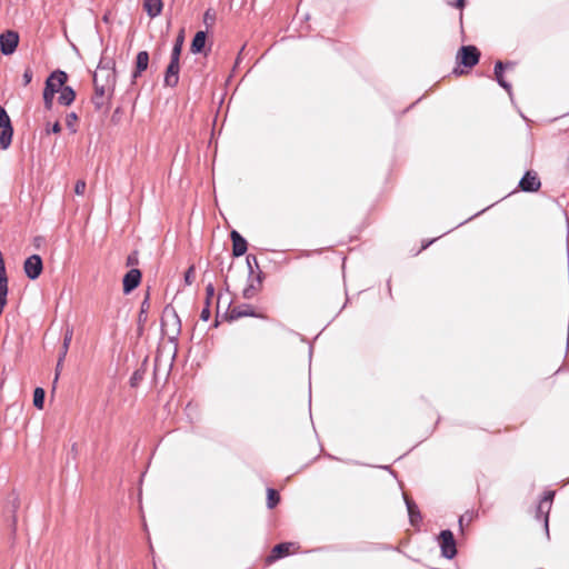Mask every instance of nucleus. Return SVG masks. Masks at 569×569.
Wrapping results in <instances>:
<instances>
[{"label":"nucleus","instance_id":"nucleus-1","mask_svg":"<svg viewBox=\"0 0 569 569\" xmlns=\"http://www.w3.org/2000/svg\"><path fill=\"white\" fill-rule=\"evenodd\" d=\"M117 76L114 62L111 60H101L93 73L94 93L92 103L96 109L108 108L116 87Z\"/></svg>","mask_w":569,"mask_h":569},{"label":"nucleus","instance_id":"nucleus-2","mask_svg":"<svg viewBox=\"0 0 569 569\" xmlns=\"http://www.w3.org/2000/svg\"><path fill=\"white\" fill-rule=\"evenodd\" d=\"M180 319L173 308L167 307L161 318V329L163 335L174 339L180 332Z\"/></svg>","mask_w":569,"mask_h":569},{"label":"nucleus","instance_id":"nucleus-3","mask_svg":"<svg viewBox=\"0 0 569 569\" xmlns=\"http://www.w3.org/2000/svg\"><path fill=\"white\" fill-rule=\"evenodd\" d=\"M13 129L6 110L0 107V148L7 150L12 141Z\"/></svg>","mask_w":569,"mask_h":569},{"label":"nucleus","instance_id":"nucleus-4","mask_svg":"<svg viewBox=\"0 0 569 569\" xmlns=\"http://www.w3.org/2000/svg\"><path fill=\"white\" fill-rule=\"evenodd\" d=\"M480 52L473 46H463L457 53V60L467 68H472L479 61Z\"/></svg>","mask_w":569,"mask_h":569},{"label":"nucleus","instance_id":"nucleus-5","mask_svg":"<svg viewBox=\"0 0 569 569\" xmlns=\"http://www.w3.org/2000/svg\"><path fill=\"white\" fill-rule=\"evenodd\" d=\"M19 43V34L16 31L8 30L0 34V51L4 56L12 54Z\"/></svg>","mask_w":569,"mask_h":569},{"label":"nucleus","instance_id":"nucleus-6","mask_svg":"<svg viewBox=\"0 0 569 569\" xmlns=\"http://www.w3.org/2000/svg\"><path fill=\"white\" fill-rule=\"evenodd\" d=\"M43 269L42 259L39 254H32L29 258L26 259L23 263V270L26 276L31 279L36 280L39 278Z\"/></svg>","mask_w":569,"mask_h":569},{"label":"nucleus","instance_id":"nucleus-7","mask_svg":"<svg viewBox=\"0 0 569 569\" xmlns=\"http://www.w3.org/2000/svg\"><path fill=\"white\" fill-rule=\"evenodd\" d=\"M439 542L441 547V553L443 557L451 559L456 556L457 549H456V542L453 535L450 530H443L441 531L439 536Z\"/></svg>","mask_w":569,"mask_h":569},{"label":"nucleus","instance_id":"nucleus-8","mask_svg":"<svg viewBox=\"0 0 569 569\" xmlns=\"http://www.w3.org/2000/svg\"><path fill=\"white\" fill-rule=\"evenodd\" d=\"M67 73L61 70L53 71L46 81L44 90L52 94L60 92L67 81Z\"/></svg>","mask_w":569,"mask_h":569},{"label":"nucleus","instance_id":"nucleus-9","mask_svg":"<svg viewBox=\"0 0 569 569\" xmlns=\"http://www.w3.org/2000/svg\"><path fill=\"white\" fill-rule=\"evenodd\" d=\"M541 186L539 177L536 172L527 171L526 174L519 182V187L522 191L535 192L538 191Z\"/></svg>","mask_w":569,"mask_h":569},{"label":"nucleus","instance_id":"nucleus-10","mask_svg":"<svg viewBox=\"0 0 569 569\" xmlns=\"http://www.w3.org/2000/svg\"><path fill=\"white\" fill-rule=\"evenodd\" d=\"M140 281H141L140 270H138V269L129 270L124 274L123 280H122L123 292L124 293L131 292L133 289H136L139 286Z\"/></svg>","mask_w":569,"mask_h":569},{"label":"nucleus","instance_id":"nucleus-11","mask_svg":"<svg viewBox=\"0 0 569 569\" xmlns=\"http://www.w3.org/2000/svg\"><path fill=\"white\" fill-rule=\"evenodd\" d=\"M242 317H259L256 312L252 306L250 305H241V306H234L229 309L228 311V318L230 320H236Z\"/></svg>","mask_w":569,"mask_h":569},{"label":"nucleus","instance_id":"nucleus-12","mask_svg":"<svg viewBox=\"0 0 569 569\" xmlns=\"http://www.w3.org/2000/svg\"><path fill=\"white\" fill-rule=\"evenodd\" d=\"M179 81V59L173 60L171 58V61L167 68L166 76H164V83L169 87H176Z\"/></svg>","mask_w":569,"mask_h":569},{"label":"nucleus","instance_id":"nucleus-13","mask_svg":"<svg viewBox=\"0 0 569 569\" xmlns=\"http://www.w3.org/2000/svg\"><path fill=\"white\" fill-rule=\"evenodd\" d=\"M231 240H232V253L234 257H240L247 251V241L242 238L238 231H231Z\"/></svg>","mask_w":569,"mask_h":569},{"label":"nucleus","instance_id":"nucleus-14","mask_svg":"<svg viewBox=\"0 0 569 569\" xmlns=\"http://www.w3.org/2000/svg\"><path fill=\"white\" fill-rule=\"evenodd\" d=\"M553 493H548L545 496V498L540 501L538 509H537V518H543L546 526H548V513L551 508V501H552Z\"/></svg>","mask_w":569,"mask_h":569},{"label":"nucleus","instance_id":"nucleus-15","mask_svg":"<svg viewBox=\"0 0 569 569\" xmlns=\"http://www.w3.org/2000/svg\"><path fill=\"white\" fill-rule=\"evenodd\" d=\"M162 0H143V9L150 18L158 17L162 11Z\"/></svg>","mask_w":569,"mask_h":569},{"label":"nucleus","instance_id":"nucleus-16","mask_svg":"<svg viewBox=\"0 0 569 569\" xmlns=\"http://www.w3.org/2000/svg\"><path fill=\"white\" fill-rule=\"evenodd\" d=\"M149 64V53L147 51H140L136 59V71L133 77L137 78L141 72L147 70Z\"/></svg>","mask_w":569,"mask_h":569},{"label":"nucleus","instance_id":"nucleus-17","mask_svg":"<svg viewBox=\"0 0 569 569\" xmlns=\"http://www.w3.org/2000/svg\"><path fill=\"white\" fill-rule=\"evenodd\" d=\"M72 336H73V330L68 328L66 330V333H64V337H63V343H62V348H61V351H60V355H59V359H58V367L63 365V361L66 359V356L68 353L71 340H72Z\"/></svg>","mask_w":569,"mask_h":569},{"label":"nucleus","instance_id":"nucleus-18","mask_svg":"<svg viewBox=\"0 0 569 569\" xmlns=\"http://www.w3.org/2000/svg\"><path fill=\"white\" fill-rule=\"evenodd\" d=\"M207 34L204 31H198L191 42L190 50L192 53H200L206 46Z\"/></svg>","mask_w":569,"mask_h":569},{"label":"nucleus","instance_id":"nucleus-19","mask_svg":"<svg viewBox=\"0 0 569 569\" xmlns=\"http://www.w3.org/2000/svg\"><path fill=\"white\" fill-rule=\"evenodd\" d=\"M293 545L290 542H283V543H279V545L274 546L272 549L271 556L269 557V561L288 556L290 553V548Z\"/></svg>","mask_w":569,"mask_h":569},{"label":"nucleus","instance_id":"nucleus-20","mask_svg":"<svg viewBox=\"0 0 569 569\" xmlns=\"http://www.w3.org/2000/svg\"><path fill=\"white\" fill-rule=\"evenodd\" d=\"M76 93L72 88L63 87L60 91L59 102L64 106H69L74 101Z\"/></svg>","mask_w":569,"mask_h":569},{"label":"nucleus","instance_id":"nucleus-21","mask_svg":"<svg viewBox=\"0 0 569 569\" xmlns=\"http://www.w3.org/2000/svg\"><path fill=\"white\" fill-rule=\"evenodd\" d=\"M502 70H503V63L498 61L496 63V66H495V77H496L498 83L502 88L509 90L510 89V84L505 81L503 76H502Z\"/></svg>","mask_w":569,"mask_h":569},{"label":"nucleus","instance_id":"nucleus-22","mask_svg":"<svg viewBox=\"0 0 569 569\" xmlns=\"http://www.w3.org/2000/svg\"><path fill=\"white\" fill-rule=\"evenodd\" d=\"M44 390L40 387L36 388L34 389V392H33V405L36 408L38 409H42L43 408V403H44Z\"/></svg>","mask_w":569,"mask_h":569},{"label":"nucleus","instance_id":"nucleus-23","mask_svg":"<svg viewBox=\"0 0 569 569\" xmlns=\"http://www.w3.org/2000/svg\"><path fill=\"white\" fill-rule=\"evenodd\" d=\"M279 500H280L279 493L274 489L269 488L267 490L268 508H270V509L274 508L277 506V503L279 502Z\"/></svg>","mask_w":569,"mask_h":569},{"label":"nucleus","instance_id":"nucleus-24","mask_svg":"<svg viewBox=\"0 0 569 569\" xmlns=\"http://www.w3.org/2000/svg\"><path fill=\"white\" fill-rule=\"evenodd\" d=\"M8 505L11 507L12 512L16 515L17 510L20 507V497H19L18 492L12 491L8 496Z\"/></svg>","mask_w":569,"mask_h":569},{"label":"nucleus","instance_id":"nucleus-25","mask_svg":"<svg viewBox=\"0 0 569 569\" xmlns=\"http://www.w3.org/2000/svg\"><path fill=\"white\" fill-rule=\"evenodd\" d=\"M182 44H183V37L179 36L176 40V43H174V46L172 48V52H171V58H173V60L180 58Z\"/></svg>","mask_w":569,"mask_h":569},{"label":"nucleus","instance_id":"nucleus-26","mask_svg":"<svg viewBox=\"0 0 569 569\" xmlns=\"http://www.w3.org/2000/svg\"><path fill=\"white\" fill-rule=\"evenodd\" d=\"M77 120H78V116L74 112L69 113L66 117V124L72 133H74L77 131V128H76Z\"/></svg>","mask_w":569,"mask_h":569},{"label":"nucleus","instance_id":"nucleus-27","mask_svg":"<svg viewBox=\"0 0 569 569\" xmlns=\"http://www.w3.org/2000/svg\"><path fill=\"white\" fill-rule=\"evenodd\" d=\"M407 502V507H408V512H409V516H410V520L411 522H416L418 519H420V513L418 511H416V505L409 500H406Z\"/></svg>","mask_w":569,"mask_h":569},{"label":"nucleus","instance_id":"nucleus-28","mask_svg":"<svg viewBox=\"0 0 569 569\" xmlns=\"http://www.w3.org/2000/svg\"><path fill=\"white\" fill-rule=\"evenodd\" d=\"M53 97L54 94L50 93L49 91H43V101L47 109L52 108Z\"/></svg>","mask_w":569,"mask_h":569},{"label":"nucleus","instance_id":"nucleus-29","mask_svg":"<svg viewBox=\"0 0 569 569\" xmlns=\"http://www.w3.org/2000/svg\"><path fill=\"white\" fill-rule=\"evenodd\" d=\"M86 187H87V184H86L84 180H78L74 186V192L78 196H82L86 191Z\"/></svg>","mask_w":569,"mask_h":569},{"label":"nucleus","instance_id":"nucleus-30","mask_svg":"<svg viewBox=\"0 0 569 569\" xmlns=\"http://www.w3.org/2000/svg\"><path fill=\"white\" fill-rule=\"evenodd\" d=\"M33 73L30 68H27L23 73V86H28L32 80Z\"/></svg>","mask_w":569,"mask_h":569},{"label":"nucleus","instance_id":"nucleus-31","mask_svg":"<svg viewBox=\"0 0 569 569\" xmlns=\"http://www.w3.org/2000/svg\"><path fill=\"white\" fill-rule=\"evenodd\" d=\"M60 131H61V126L58 121L54 122L51 128H47L48 133H50V132L59 133Z\"/></svg>","mask_w":569,"mask_h":569},{"label":"nucleus","instance_id":"nucleus-32","mask_svg":"<svg viewBox=\"0 0 569 569\" xmlns=\"http://www.w3.org/2000/svg\"><path fill=\"white\" fill-rule=\"evenodd\" d=\"M206 293H207V300L209 301V299L213 298L214 296V288L211 283H209L207 287H206Z\"/></svg>","mask_w":569,"mask_h":569},{"label":"nucleus","instance_id":"nucleus-33","mask_svg":"<svg viewBox=\"0 0 569 569\" xmlns=\"http://www.w3.org/2000/svg\"><path fill=\"white\" fill-rule=\"evenodd\" d=\"M200 318L203 320V321H208L209 318H210V310H209V307L207 306L204 309H202L201 311V315H200Z\"/></svg>","mask_w":569,"mask_h":569},{"label":"nucleus","instance_id":"nucleus-34","mask_svg":"<svg viewBox=\"0 0 569 569\" xmlns=\"http://www.w3.org/2000/svg\"><path fill=\"white\" fill-rule=\"evenodd\" d=\"M451 4L459 9H462L465 7V0H456L455 3Z\"/></svg>","mask_w":569,"mask_h":569},{"label":"nucleus","instance_id":"nucleus-35","mask_svg":"<svg viewBox=\"0 0 569 569\" xmlns=\"http://www.w3.org/2000/svg\"><path fill=\"white\" fill-rule=\"evenodd\" d=\"M137 259L133 257V256H129L128 257V261H127V264L130 266V264H133L136 263Z\"/></svg>","mask_w":569,"mask_h":569},{"label":"nucleus","instance_id":"nucleus-36","mask_svg":"<svg viewBox=\"0 0 569 569\" xmlns=\"http://www.w3.org/2000/svg\"><path fill=\"white\" fill-rule=\"evenodd\" d=\"M213 19V16L210 13V10H208L206 13H204V21L207 20H211Z\"/></svg>","mask_w":569,"mask_h":569},{"label":"nucleus","instance_id":"nucleus-37","mask_svg":"<svg viewBox=\"0 0 569 569\" xmlns=\"http://www.w3.org/2000/svg\"><path fill=\"white\" fill-rule=\"evenodd\" d=\"M193 271V268H189V270L187 271V274H186V281L189 282V278H191V272Z\"/></svg>","mask_w":569,"mask_h":569},{"label":"nucleus","instance_id":"nucleus-38","mask_svg":"<svg viewBox=\"0 0 569 569\" xmlns=\"http://www.w3.org/2000/svg\"><path fill=\"white\" fill-rule=\"evenodd\" d=\"M61 368H62V365H61L60 367H58V366H57V368H56V378H54V381H57V380H58Z\"/></svg>","mask_w":569,"mask_h":569},{"label":"nucleus","instance_id":"nucleus-39","mask_svg":"<svg viewBox=\"0 0 569 569\" xmlns=\"http://www.w3.org/2000/svg\"><path fill=\"white\" fill-rule=\"evenodd\" d=\"M249 291H250L249 289H246V290L243 291V296H244L246 298H250Z\"/></svg>","mask_w":569,"mask_h":569}]
</instances>
